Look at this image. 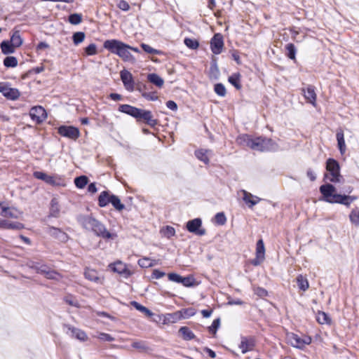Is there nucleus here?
<instances>
[{"instance_id":"nucleus-1","label":"nucleus","mask_w":359,"mask_h":359,"mask_svg":"<svg viewBox=\"0 0 359 359\" xmlns=\"http://www.w3.org/2000/svg\"><path fill=\"white\" fill-rule=\"evenodd\" d=\"M236 142L239 145L248 147L259 151H270L278 149V144L271 139L262 137L252 138L247 134L239 135L236 138Z\"/></svg>"},{"instance_id":"nucleus-2","label":"nucleus","mask_w":359,"mask_h":359,"mask_svg":"<svg viewBox=\"0 0 359 359\" xmlns=\"http://www.w3.org/2000/svg\"><path fill=\"white\" fill-rule=\"evenodd\" d=\"M79 222L84 229L92 231L96 236L104 239H114L117 237L116 233L108 231L102 223L90 215L80 216Z\"/></svg>"},{"instance_id":"nucleus-3","label":"nucleus","mask_w":359,"mask_h":359,"mask_svg":"<svg viewBox=\"0 0 359 359\" xmlns=\"http://www.w3.org/2000/svg\"><path fill=\"white\" fill-rule=\"evenodd\" d=\"M336 189L331 184H326L320 187V192L323 195V200L330 203H339L349 207L351 203L357 199L356 196L335 194Z\"/></svg>"},{"instance_id":"nucleus-4","label":"nucleus","mask_w":359,"mask_h":359,"mask_svg":"<svg viewBox=\"0 0 359 359\" xmlns=\"http://www.w3.org/2000/svg\"><path fill=\"white\" fill-rule=\"evenodd\" d=\"M103 47L113 54L117 55L124 62L134 64L136 60L135 57L130 53V46L116 39L106 40Z\"/></svg>"},{"instance_id":"nucleus-5","label":"nucleus","mask_w":359,"mask_h":359,"mask_svg":"<svg viewBox=\"0 0 359 359\" xmlns=\"http://www.w3.org/2000/svg\"><path fill=\"white\" fill-rule=\"evenodd\" d=\"M118 110L135 118L137 121L143 120L151 127H154L158 123L157 120L153 118L151 111L139 109L129 104H121Z\"/></svg>"},{"instance_id":"nucleus-6","label":"nucleus","mask_w":359,"mask_h":359,"mask_svg":"<svg viewBox=\"0 0 359 359\" xmlns=\"http://www.w3.org/2000/svg\"><path fill=\"white\" fill-rule=\"evenodd\" d=\"M326 169L329 172V175L326 177L330 182L334 183L341 182L342 176L340 175L339 165L337 161L329 158L327 161Z\"/></svg>"},{"instance_id":"nucleus-7","label":"nucleus","mask_w":359,"mask_h":359,"mask_svg":"<svg viewBox=\"0 0 359 359\" xmlns=\"http://www.w3.org/2000/svg\"><path fill=\"white\" fill-rule=\"evenodd\" d=\"M31 267L34 269L37 273L44 275V276L50 280L60 281L62 279V276L54 270H51L46 265L34 264Z\"/></svg>"},{"instance_id":"nucleus-8","label":"nucleus","mask_w":359,"mask_h":359,"mask_svg":"<svg viewBox=\"0 0 359 359\" xmlns=\"http://www.w3.org/2000/svg\"><path fill=\"white\" fill-rule=\"evenodd\" d=\"M289 343L295 348L303 349L306 345L311 343V338L309 336H299L297 334L290 333L287 334Z\"/></svg>"},{"instance_id":"nucleus-9","label":"nucleus","mask_w":359,"mask_h":359,"mask_svg":"<svg viewBox=\"0 0 359 359\" xmlns=\"http://www.w3.org/2000/svg\"><path fill=\"white\" fill-rule=\"evenodd\" d=\"M58 133L65 137L76 140L79 135V130L74 126H62L58 128Z\"/></svg>"},{"instance_id":"nucleus-10","label":"nucleus","mask_w":359,"mask_h":359,"mask_svg":"<svg viewBox=\"0 0 359 359\" xmlns=\"http://www.w3.org/2000/svg\"><path fill=\"white\" fill-rule=\"evenodd\" d=\"M202 221L199 218H196L192 220H189L187 223V229L191 232L196 235L203 236L205 233V230L201 229Z\"/></svg>"},{"instance_id":"nucleus-11","label":"nucleus","mask_w":359,"mask_h":359,"mask_svg":"<svg viewBox=\"0 0 359 359\" xmlns=\"http://www.w3.org/2000/svg\"><path fill=\"white\" fill-rule=\"evenodd\" d=\"M29 116L36 123H41L46 118V110L41 106L33 107L29 111Z\"/></svg>"},{"instance_id":"nucleus-12","label":"nucleus","mask_w":359,"mask_h":359,"mask_svg":"<svg viewBox=\"0 0 359 359\" xmlns=\"http://www.w3.org/2000/svg\"><path fill=\"white\" fill-rule=\"evenodd\" d=\"M1 93L5 97L11 100H15L20 95V93L17 88H11L6 83H2Z\"/></svg>"},{"instance_id":"nucleus-13","label":"nucleus","mask_w":359,"mask_h":359,"mask_svg":"<svg viewBox=\"0 0 359 359\" xmlns=\"http://www.w3.org/2000/svg\"><path fill=\"white\" fill-rule=\"evenodd\" d=\"M223 37L220 34H215L211 39L210 48L214 54H219L223 48Z\"/></svg>"},{"instance_id":"nucleus-14","label":"nucleus","mask_w":359,"mask_h":359,"mask_svg":"<svg viewBox=\"0 0 359 359\" xmlns=\"http://www.w3.org/2000/svg\"><path fill=\"white\" fill-rule=\"evenodd\" d=\"M265 248L262 239L259 240L256 245V257L252 261L254 266L259 265L264 260Z\"/></svg>"},{"instance_id":"nucleus-15","label":"nucleus","mask_w":359,"mask_h":359,"mask_svg":"<svg viewBox=\"0 0 359 359\" xmlns=\"http://www.w3.org/2000/svg\"><path fill=\"white\" fill-rule=\"evenodd\" d=\"M120 76L126 89L130 92L133 91L135 83L132 74L124 69L121 72Z\"/></svg>"},{"instance_id":"nucleus-16","label":"nucleus","mask_w":359,"mask_h":359,"mask_svg":"<svg viewBox=\"0 0 359 359\" xmlns=\"http://www.w3.org/2000/svg\"><path fill=\"white\" fill-rule=\"evenodd\" d=\"M33 175L35 178L43 180L46 183L53 186L58 185L60 184L58 182L60 178H57V177L55 176L48 175L45 172L41 171H35L33 173Z\"/></svg>"},{"instance_id":"nucleus-17","label":"nucleus","mask_w":359,"mask_h":359,"mask_svg":"<svg viewBox=\"0 0 359 359\" xmlns=\"http://www.w3.org/2000/svg\"><path fill=\"white\" fill-rule=\"evenodd\" d=\"M241 192L243 194V201L248 205L249 208H252L262 200V198L257 196L252 195L251 193L248 192L245 190H241Z\"/></svg>"},{"instance_id":"nucleus-18","label":"nucleus","mask_w":359,"mask_h":359,"mask_svg":"<svg viewBox=\"0 0 359 359\" xmlns=\"http://www.w3.org/2000/svg\"><path fill=\"white\" fill-rule=\"evenodd\" d=\"M302 92L305 99L313 106H316V93L315 92L314 87L312 86H308L306 88L302 89Z\"/></svg>"},{"instance_id":"nucleus-19","label":"nucleus","mask_w":359,"mask_h":359,"mask_svg":"<svg viewBox=\"0 0 359 359\" xmlns=\"http://www.w3.org/2000/svg\"><path fill=\"white\" fill-rule=\"evenodd\" d=\"M66 327L68 329V331L70 332V334L72 337H74L81 341H86L88 340V336L84 331L71 325H66Z\"/></svg>"},{"instance_id":"nucleus-20","label":"nucleus","mask_w":359,"mask_h":359,"mask_svg":"<svg viewBox=\"0 0 359 359\" xmlns=\"http://www.w3.org/2000/svg\"><path fill=\"white\" fill-rule=\"evenodd\" d=\"M255 340L252 338H248L245 337H241V341L239 348L241 349L242 353H246L253 349L255 346Z\"/></svg>"},{"instance_id":"nucleus-21","label":"nucleus","mask_w":359,"mask_h":359,"mask_svg":"<svg viewBox=\"0 0 359 359\" xmlns=\"http://www.w3.org/2000/svg\"><path fill=\"white\" fill-rule=\"evenodd\" d=\"M47 232L49 235L58 239L62 242L66 241L68 238L67 233L58 228L49 226L47 229Z\"/></svg>"},{"instance_id":"nucleus-22","label":"nucleus","mask_w":359,"mask_h":359,"mask_svg":"<svg viewBox=\"0 0 359 359\" xmlns=\"http://www.w3.org/2000/svg\"><path fill=\"white\" fill-rule=\"evenodd\" d=\"M196 158L205 164H208L210 157L212 155V151L210 149H200L195 151Z\"/></svg>"},{"instance_id":"nucleus-23","label":"nucleus","mask_w":359,"mask_h":359,"mask_svg":"<svg viewBox=\"0 0 359 359\" xmlns=\"http://www.w3.org/2000/svg\"><path fill=\"white\" fill-rule=\"evenodd\" d=\"M337 147L341 154H344L346 150V146L344 140V135L342 129H338L336 134Z\"/></svg>"},{"instance_id":"nucleus-24","label":"nucleus","mask_w":359,"mask_h":359,"mask_svg":"<svg viewBox=\"0 0 359 359\" xmlns=\"http://www.w3.org/2000/svg\"><path fill=\"white\" fill-rule=\"evenodd\" d=\"M24 227L23 224L20 222H11L6 219H2L0 229L20 230L24 229Z\"/></svg>"},{"instance_id":"nucleus-25","label":"nucleus","mask_w":359,"mask_h":359,"mask_svg":"<svg viewBox=\"0 0 359 359\" xmlns=\"http://www.w3.org/2000/svg\"><path fill=\"white\" fill-rule=\"evenodd\" d=\"M84 275L86 278L90 281L102 283V278L98 276L97 271L94 269H86Z\"/></svg>"},{"instance_id":"nucleus-26","label":"nucleus","mask_w":359,"mask_h":359,"mask_svg":"<svg viewBox=\"0 0 359 359\" xmlns=\"http://www.w3.org/2000/svg\"><path fill=\"white\" fill-rule=\"evenodd\" d=\"M111 194L109 191H102L98 197V205L101 208L106 207L109 203H111Z\"/></svg>"},{"instance_id":"nucleus-27","label":"nucleus","mask_w":359,"mask_h":359,"mask_svg":"<svg viewBox=\"0 0 359 359\" xmlns=\"http://www.w3.org/2000/svg\"><path fill=\"white\" fill-rule=\"evenodd\" d=\"M147 80L158 88H162L164 84L163 79L156 74L152 73L147 75Z\"/></svg>"},{"instance_id":"nucleus-28","label":"nucleus","mask_w":359,"mask_h":359,"mask_svg":"<svg viewBox=\"0 0 359 359\" xmlns=\"http://www.w3.org/2000/svg\"><path fill=\"white\" fill-rule=\"evenodd\" d=\"M0 48L4 55L13 53L15 50V48L9 41H3L0 44Z\"/></svg>"},{"instance_id":"nucleus-29","label":"nucleus","mask_w":359,"mask_h":359,"mask_svg":"<svg viewBox=\"0 0 359 359\" xmlns=\"http://www.w3.org/2000/svg\"><path fill=\"white\" fill-rule=\"evenodd\" d=\"M49 215L53 217H58L60 215V207L56 198L51 200Z\"/></svg>"},{"instance_id":"nucleus-30","label":"nucleus","mask_w":359,"mask_h":359,"mask_svg":"<svg viewBox=\"0 0 359 359\" xmlns=\"http://www.w3.org/2000/svg\"><path fill=\"white\" fill-rule=\"evenodd\" d=\"M15 48H18L22 44V39L19 31H15L11 35L9 41Z\"/></svg>"},{"instance_id":"nucleus-31","label":"nucleus","mask_w":359,"mask_h":359,"mask_svg":"<svg viewBox=\"0 0 359 359\" xmlns=\"http://www.w3.org/2000/svg\"><path fill=\"white\" fill-rule=\"evenodd\" d=\"M147 87L144 86L143 89H140V91L142 93V96L146 100L149 101H156L158 99L156 92L155 91H147Z\"/></svg>"},{"instance_id":"nucleus-32","label":"nucleus","mask_w":359,"mask_h":359,"mask_svg":"<svg viewBox=\"0 0 359 359\" xmlns=\"http://www.w3.org/2000/svg\"><path fill=\"white\" fill-rule=\"evenodd\" d=\"M179 332L182 334L184 340H191L196 337L194 332L187 327H182L179 330Z\"/></svg>"},{"instance_id":"nucleus-33","label":"nucleus","mask_w":359,"mask_h":359,"mask_svg":"<svg viewBox=\"0 0 359 359\" xmlns=\"http://www.w3.org/2000/svg\"><path fill=\"white\" fill-rule=\"evenodd\" d=\"M228 80L236 89L239 90L241 88V74L239 73L233 74L229 77Z\"/></svg>"},{"instance_id":"nucleus-34","label":"nucleus","mask_w":359,"mask_h":359,"mask_svg":"<svg viewBox=\"0 0 359 359\" xmlns=\"http://www.w3.org/2000/svg\"><path fill=\"white\" fill-rule=\"evenodd\" d=\"M297 283L298 287L303 291H306L309 287V284L306 278L303 276L302 275H299L297 278Z\"/></svg>"},{"instance_id":"nucleus-35","label":"nucleus","mask_w":359,"mask_h":359,"mask_svg":"<svg viewBox=\"0 0 359 359\" xmlns=\"http://www.w3.org/2000/svg\"><path fill=\"white\" fill-rule=\"evenodd\" d=\"M109 267L114 271L118 273L122 274L126 270V265L121 262H116L114 264H109Z\"/></svg>"},{"instance_id":"nucleus-36","label":"nucleus","mask_w":359,"mask_h":359,"mask_svg":"<svg viewBox=\"0 0 359 359\" xmlns=\"http://www.w3.org/2000/svg\"><path fill=\"white\" fill-rule=\"evenodd\" d=\"M111 203L116 210L121 211L125 208V205L121 202L118 196L111 194Z\"/></svg>"},{"instance_id":"nucleus-37","label":"nucleus","mask_w":359,"mask_h":359,"mask_svg":"<svg viewBox=\"0 0 359 359\" xmlns=\"http://www.w3.org/2000/svg\"><path fill=\"white\" fill-rule=\"evenodd\" d=\"M21 215L22 212L18 209L13 207H8L4 217L18 219L20 217Z\"/></svg>"},{"instance_id":"nucleus-38","label":"nucleus","mask_w":359,"mask_h":359,"mask_svg":"<svg viewBox=\"0 0 359 359\" xmlns=\"http://www.w3.org/2000/svg\"><path fill=\"white\" fill-rule=\"evenodd\" d=\"M88 182V179L85 175H81L80 177H76L74 179V184L76 187L79 189H83L86 187V185Z\"/></svg>"},{"instance_id":"nucleus-39","label":"nucleus","mask_w":359,"mask_h":359,"mask_svg":"<svg viewBox=\"0 0 359 359\" xmlns=\"http://www.w3.org/2000/svg\"><path fill=\"white\" fill-rule=\"evenodd\" d=\"M131 305L133 306L137 310L144 313L147 316L150 317L153 315L152 312L150 310H149L147 308L141 305L140 304H139L137 302H135V301L132 302Z\"/></svg>"},{"instance_id":"nucleus-40","label":"nucleus","mask_w":359,"mask_h":359,"mask_svg":"<svg viewBox=\"0 0 359 359\" xmlns=\"http://www.w3.org/2000/svg\"><path fill=\"white\" fill-rule=\"evenodd\" d=\"M180 316L181 314L179 313V311L173 313H168L165 315L164 320L168 323H174L181 320Z\"/></svg>"},{"instance_id":"nucleus-41","label":"nucleus","mask_w":359,"mask_h":359,"mask_svg":"<svg viewBox=\"0 0 359 359\" xmlns=\"http://www.w3.org/2000/svg\"><path fill=\"white\" fill-rule=\"evenodd\" d=\"M350 220L352 224L358 226L359 225V208H355L352 210L350 215Z\"/></svg>"},{"instance_id":"nucleus-42","label":"nucleus","mask_w":359,"mask_h":359,"mask_svg":"<svg viewBox=\"0 0 359 359\" xmlns=\"http://www.w3.org/2000/svg\"><path fill=\"white\" fill-rule=\"evenodd\" d=\"M63 299L67 304L72 306H74L76 308H79L81 306L78 300L73 295L68 294L65 296Z\"/></svg>"},{"instance_id":"nucleus-43","label":"nucleus","mask_w":359,"mask_h":359,"mask_svg":"<svg viewBox=\"0 0 359 359\" xmlns=\"http://www.w3.org/2000/svg\"><path fill=\"white\" fill-rule=\"evenodd\" d=\"M161 233L163 236L170 238L175 234V230L170 226H166L161 229Z\"/></svg>"},{"instance_id":"nucleus-44","label":"nucleus","mask_w":359,"mask_h":359,"mask_svg":"<svg viewBox=\"0 0 359 359\" xmlns=\"http://www.w3.org/2000/svg\"><path fill=\"white\" fill-rule=\"evenodd\" d=\"M138 264L142 268H148L155 264V260L144 257L138 260Z\"/></svg>"},{"instance_id":"nucleus-45","label":"nucleus","mask_w":359,"mask_h":359,"mask_svg":"<svg viewBox=\"0 0 359 359\" xmlns=\"http://www.w3.org/2000/svg\"><path fill=\"white\" fill-rule=\"evenodd\" d=\"M179 313L181 314V319L182 318H188L191 317L196 314V309L194 308H188L184 309L181 311H179Z\"/></svg>"},{"instance_id":"nucleus-46","label":"nucleus","mask_w":359,"mask_h":359,"mask_svg":"<svg viewBox=\"0 0 359 359\" xmlns=\"http://www.w3.org/2000/svg\"><path fill=\"white\" fill-rule=\"evenodd\" d=\"M4 65L6 67H15L18 65V60L14 56H8L4 59Z\"/></svg>"},{"instance_id":"nucleus-47","label":"nucleus","mask_w":359,"mask_h":359,"mask_svg":"<svg viewBox=\"0 0 359 359\" xmlns=\"http://www.w3.org/2000/svg\"><path fill=\"white\" fill-rule=\"evenodd\" d=\"M285 48L287 51V55L289 58L295 59L296 48L293 43H288L286 45Z\"/></svg>"},{"instance_id":"nucleus-48","label":"nucleus","mask_w":359,"mask_h":359,"mask_svg":"<svg viewBox=\"0 0 359 359\" xmlns=\"http://www.w3.org/2000/svg\"><path fill=\"white\" fill-rule=\"evenodd\" d=\"M215 92L217 95L221 97H224L226 93V88L222 83H217L214 88Z\"/></svg>"},{"instance_id":"nucleus-49","label":"nucleus","mask_w":359,"mask_h":359,"mask_svg":"<svg viewBox=\"0 0 359 359\" xmlns=\"http://www.w3.org/2000/svg\"><path fill=\"white\" fill-rule=\"evenodd\" d=\"M317 320L320 324L329 323L330 319L325 312H318L317 314Z\"/></svg>"},{"instance_id":"nucleus-50","label":"nucleus","mask_w":359,"mask_h":359,"mask_svg":"<svg viewBox=\"0 0 359 359\" xmlns=\"http://www.w3.org/2000/svg\"><path fill=\"white\" fill-rule=\"evenodd\" d=\"M73 42L75 45H78L83 42L85 39V34L82 32H75L72 36Z\"/></svg>"},{"instance_id":"nucleus-51","label":"nucleus","mask_w":359,"mask_h":359,"mask_svg":"<svg viewBox=\"0 0 359 359\" xmlns=\"http://www.w3.org/2000/svg\"><path fill=\"white\" fill-rule=\"evenodd\" d=\"M184 44L189 48L195 50L196 49L199 43L196 39H190V38H186L184 41Z\"/></svg>"},{"instance_id":"nucleus-52","label":"nucleus","mask_w":359,"mask_h":359,"mask_svg":"<svg viewBox=\"0 0 359 359\" xmlns=\"http://www.w3.org/2000/svg\"><path fill=\"white\" fill-rule=\"evenodd\" d=\"M81 20L82 18L80 14L74 13L69 16V22L72 25H79Z\"/></svg>"},{"instance_id":"nucleus-53","label":"nucleus","mask_w":359,"mask_h":359,"mask_svg":"<svg viewBox=\"0 0 359 359\" xmlns=\"http://www.w3.org/2000/svg\"><path fill=\"white\" fill-rule=\"evenodd\" d=\"M194 279L192 276L182 277L180 283L185 287H191L194 285Z\"/></svg>"},{"instance_id":"nucleus-54","label":"nucleus","mask_w":359,"mask_h":359,"mask_svg":"<svg viewBox=\"0 0 359 359\" xmlns=\"http://www.w3.org/2000/svg\"><path fill=\"white\" fill-rule=\"evenodd\" d=\"M132 347L139 351H144L147 348L146 343L142 341H133L131 344Z\"/></svg>"},{"instance_id":"nucleus-55","label":"nucleus","mask_w":359,"mask_h":359,"mask_svg":"<svg viewBox=\"0 0 359 359\" xmlns=\"http://www.w3.org/2000/svg\"><path fill=\"white\" fill-rule=\"evenodd\" d=\"M220 325V319L217 318L213 320L212 325L208 327L209 332L213 334L214 335L216 334L217 329Z\"/></svg>"},{"instance_id":"nucleus-56","label":"nucleus","mask_w":359,"mask_h":359,"mask_svg":"<svg viewBox=\"0 0 359 359\" xmlns=\"http://www.w3.org/2000/svg\"><path fill=\"white\" fill-rule=\"evenodd\" d=\"M215 222L219 225H223L226 222V218L223 212H218L215 216Z\"/></svg>"},{"instance_id":"nucleus-57","label":"nucleus","mask_w":359,"mask_h":359,"mask_svg":"<svg viewBox=\"0 0 359 359\" xmlns=\"http://www.w3.org/2000/svg\"><path fill=\"white\" fill-rule=\"evenodd\" d=\"M141 47L146 53H149V54H157L158 55V54H160V53H161V51H159L156 49H154L152 47H151L150 46L145 44V43H142Z\"/></svg>"},{"instance_id":"nucleus-58","label":"nucleus","mask_w":359,"mask_h":359,"mask_svg":"<svg viewBox=\"0 0 359 359\" xmlns=\"http://www.w3.org/2000/svg\"><path fill=\"white\" fill-rule=\"evenodd\" d=\"M168 280L175 283H180L182 276L175 273H170L168 274Z\"/></svg>"},{"instance_id":"nucleus-59","label":"nucleus","mask_w":359,"mask_h":359,"mask_svg":"<svg viewBox=\"0 0 359 359\" xmlns=\"http://www.w3.org/2000/svg\"><path fill=\"white\" fill-rule=\"evenodd\" d=\"M86 53L88 55H95L97 53V46L94 43H91L86 48Z\"/></svg>"},{"instance_id":"nucleus-60","label":"nucleus","mask_w":359,"mask_h":359,"mask_svg":"<svg viewBox=\"0 0 359 359\" xmlns=\"http://www.w3.org/2000/svg\"><path fill=\"white\" fill-rule=\"evenodd\" d=\"M97 338L105 341H113L114 340V338L110 334L104 332L99 333Z\"/></svg>"},{"instance_id":"nucleus-61","label":"nucleus","mask_w":359,"mask_h":359,"mask_svg":"<svg viewBox=\"0 0 359 359\" xmlns=\"http://www.w3.org/2000/svg\"><path fill=\"white\" fill-rule=\"evenodd\" d=\"M119 9L123 11H128L130 9V5L125 0H120L117 4Z\"/></svg>"},{"instance_id":"nucleus-62","label":"nucleus","mask_w":359,"mask_h":359,"mask_svg":"<svg viewBox=\"0 0 359 359\" xmlns=\"http://www.w3.org/2000/svg\"><path fill=\"white\" fill-rule=\"evenodd\" d=\"M255 293L257 296L261 297H264L267 296V294H268L267 291L265 289H264L262 287H256L255 289Z\"/></svg>"},{"instance_id":"nucleus-63","label":"nucleus","mask_w":359,"mask_h":359,"mask_svg":"<svg viewBox=\"0 0 359 359\" xmlns=\"http://www.w3.org/2000/svg\"><path fill=\"white\" fill-rule=\"evenodd\" d=\"M165 275V273L163 271H161L158 269H155L154 270L153 273H152V277L156 278V279H159V278H163L164 276Z\"/></svg>"},{"instance_id":"nucleus-64","label":"nucleus","mask_w":359,"mask_h":359,"mask_svg":"<svg viewBox=\"0 0 359 359\" xmlns=\"http://www.w3.org/2000/svg\"><path fill=\"white\" fill-rule=\"evenodd\" d=\"M166 107L172 110V111H177V104L172 101V100H169L166 102Z\"/></svg>"}]
</instances>
